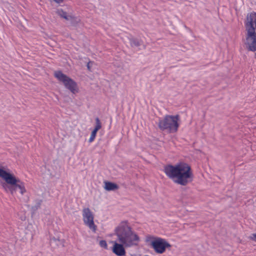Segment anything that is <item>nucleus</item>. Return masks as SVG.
<instances>
[{
  "label": "nucleus",
  "mask_w": 256,
  "mask_h": 256,
  "mask_svg": "<svg viewBox=\"0 0 256 256\" xmlns=\"http://www.w3.org/2000/svg\"><path fill=\"white\" fill-rule=\"evenodd\" d=\"M250 24V26H246V48L250 51H256V32L255 28H252Z\"/></svg>",
  "instance_id": "6"
},
{
  "label": "nucleus",
  "mask_w": 256,
  "mask_h": 256,
  "mask_svg": "<svg viewBox=\"0 0 256 256\" xmlns=\"http://www.w3.org/2000/svg\"><path fill=\"white\" fill-rule=\"evenodd\" d=\"M82 216L84 224L95 232L96 226L94 222V216L89 208H84L82 210Z\"/></svg>",
  "instance_id": "8"
},
{
  "label": "nucleus",
  "mask_w": 256,
  "mask_h": 256,
  "mask_svg": "<svg viewBox=\"0 0 256 256\" xmlns=\"http://www.w3.org/2000/svg\"><path fill=\"white\" fill-rule=\"evenodd\" d=\"M56 13L62 18H64L67 20H71L72 22L74 20V18L73 16L68 15L67 12L64 11L62 8L58 9L56 11Z\"/></svg>",
  "instance_id": "10"
},
{
  "label": "nucleus",
  "mask_w": 256,
  "mask_h": 256,
  "mask_svg": "<svg viewBox=\"0 0 256 256\" xmlns=\"http://www.w3.org/2000/svg\"><path fill=\"white\" fill-rule=\"evenodd\" d=\"M164 170L170 178L182 186H185L193 180L194 175L191 167L186 162L166 165L164 167Z\"/></svg>",
  "instance_id": "2"
},
{
  "label": "nucleus",
  "mask_w": 256,
  "mask_h": 256,
  "mask_svg": "<svg viewBox=\"0 0 256 256\" xmlns=\"http://www.w3.org/2000/svg\"><path fill=\"white\" fill-rule=\"evenodd\" d=\"M250 23H252V28H254V24H255L256 28V12H251L248 14L246 20L245 22V26L249 28Z\"/></svg>",
  "instance_id": "9"
},
{
  "label": "nucleus",
  "mask_w": 256,
  "mask_h": 256,
  "mask_svg": "<svg viewBox=\"0 0 256 256\" xmlns=\"http://www.w3.org/2000/svg\"><path fill=\"white\" fill-rule=\"evenodd\" d=\"M180 120L178 115H166L163 118H160L158 127L162 131L166 130L169 133H174L178 130Z\"/></svg>",
  "instance_id": "4"
},
{
  "label": "nucleus",
  "mask_w": 256,
  "mask_h": 256,
  "mask_svg": "<svg viewBox=\"0 0 256 256\" xmlns=\"http://www.w3.org/2000/svg\"><path fill=\"white\" fill-rule=\"evenodd\" d=\"M119 188L118 186L114 182H105L104 188L107 191H112L118 190Z\"/></svg>",
  "instance_id": "11"
},
{
  "label": "nucleus",
  "mask_w": 256,
  "mask_h": 256,
  "mask_svg": "<svg viewBox=\"0 0 256 256\" xmlns=\"http://www.w3.org/2000/svg\"><path fill=\"white\" fill-rule=\"evenodd\" d=\"M64 0H52L54 2L57 4H60L64 2Z\"/></svg>",
  "instance_id": "20"
},
{
  "label": "nucleus",
  "mask_w": 256,
  "mask_h": 256,
  "mask_svg": "<svg viewBox=\"0 0 256 256\" xmlns=\"http://www.w3.org/2000/svg\"><path fill=\"white\" fill-rule=\"evenodd\" d=\"M250 238L256 242V233L252 234L250 236Z\"/></svg>",
  "instance_id": "18"
},
{
  "label": "nucleus",
  "mask_w": 256,
  "mask_h": 256,
  "mask_svg": "<svg viewBox=\"0 0 256 256\" xmlns=\"http://www.w3.org/2000/svg\"><path fill=\"white\" fill-rule=\"evenodd\" d=\"M96 125L94 129L98 130L102 128V124L100 119L98 117L96 118Z\"/></svg>",
  "instance_id": "15"
},
{
  "label": "nucleus",
  "mask_w": 256,
  "mask_h": 256,
  "mask_svg": "<svg viewBox=\"0 0 256 256\" xmlns=\"http://www.w3.org/2000/svg\"><path fill=\"white\" fill-rule=\"evenodd\" d=\"M90 64H92V62L90 61L86 64L87 68L89 70H90Z\"/></svg>",
  "instance_id": "19"
},
{
  "label": "nucleus",
  "mask_w": 256,
  "mask_h": 256,
  "mask_svg": "<svg viewBox=\"0 0 256 256\" xmlns=\"http://www.w3.org/2000/svg\"><path fill=\"white\" fill-rule=\"evenodd\" d=\"M99 244L100 247L105 249H108V245L105 240H101L100 241Z\"/></svg>",
  "instance_id": "17"
},
{
  "label": "nucleus",
  "mask_w": 256,
  "mask_h": 256,
  "mask_svg": "<svg viewBox=\"0 0 256 256\" xmlns=\"http://www.w3.org/2000/svg\"><path fill=\"white\" fill-rule=\"evenodd\" d=\"M152 248L157 254H163L166 248L171 247V245L165 240L160 238H156L150 242Z\"/></svg>",
  "instance_id": "7"
},
{
  "label": "nucleus",
  "mask_w": 256,
  "mask_h": 256,
  "mask_svg": "<svg viewBox=\"0 0 256 256\" xmlns=\"http://www.w3.org/2000/svg\"><path fill=\"white\" fill-rule=\"evenodd\" d=\"M42 200H36V204H35V205L34 206H32V210L34 212H35L36 210H38V208H40V206L42 204Z\"/></svg>",
  "instance_id": "14"
},
{
  "label": "nucleus",
  "mask_w": 256,
  "mask_h": 256,
  "mask_svg": "<svg viewBox=\"0 0 256 256\" xmlns=\"http://www.w3.org/2000/svg\"><path fill=\"white\" fill-rule=\"evenodd\" d=\"M115 234L119 243L114 242L112 251L118 256H124L126 254L125 248L137 246L140 240V237L132 230L126 222H122L116 228Z\"/></svg>",
  "instance_id": "1"
},
{
  "label": "nucleus",
  "mask_w": 256,
  "mask_h": 256,
  "mask_svg": "<svg viewBox=\"0 0 256 256\" xmlns=\"http://www.w3.org/2000/svg\"><path fill=\"white\" fill-rule=\"evenodd\" d=\"M130 44L132 47H138L142 44V41L137 38H132L130 40Z\"/></svg>",
  "instance_id": "13"
},
{
  "label": "nucleus",
  "mask_w": 256,
  "mask_h": 256,
  "mask_svg": "<svg viewBox=\"0 0 256 256\" xmlns=\"http://www.w3.org/2000/svg\"><path fill=\"white\" fill-rule=\"evenodd\" d=\"M0 177L5 180V182H2L1 184L6 192H10L12 195L16 193L17 189L20 190V192L22 195L26 192L24 182L19 178H16L13 174L0 168Z\"/></svg>",
  "instance_id": "3"
},
{
  "label": "nucleus",
  "mask_w": 256,
  "mask_h": 256,
  "mask_svg": "<svg viewBox=\"0 0 256 256\" xmlns=\"http://www.w3.org/2000/svg\"><path fill=\"white\" fill-rule=\"evenodd\" d=\"M98 131V130H96L94 129V130L92 132V133H91V134H90V138L89 139V142H91L92 141H94V139L96 138V133H97Z\"/></svg>",
  "instance_id": "16"
},
{
  "label": "nucleus",
  "mask_w": 256,
  "mask_h": 256,
  "mask_svg": "<svg viewBox=\"0 0 256 256\" xmlns=\"http://www.w3.org/2000/svg\"><path fill=\"white\" fill-rule=\"evenodd\" d=\"M64 240H60L59 238H56L54 237L52 238L50 240L51 244H56L58 246H62V247L64 246Z\"/></svg>",
  "instance_id": "12"
},
{
  "label": "nucleus",
  "mask_w": 256,
  "mask_h": 256,
  "mask_svg": "<svg viewBox=\"0 0 256 256\" xmlns=\"http://www.w3.org/2000/svg\"><path fill=\"white\" fill-rule=\"evenodd\" d=\"M54 76L58 81L62 82L65 88L74 94L78 92V90L76 82L72 78L63 74L60 70L56 71L54 73Z\"/></svg>",
  "instance_id": "5"
}]
</instances>
